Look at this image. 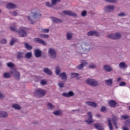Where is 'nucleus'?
Masks as SVG:
<instances>
[{
    "instance_id": "4",
    "label": "nucleus",
    "mask_w": 130,
    "mask_h": 130,
    "mask_svg": "<svg viewBox=\"0 0 130 130\" xmlns=\"http://www.w3.org/2000/svg\"><path fill=\"white\" fill-rule=\"evenodd\" d=\"M108 38H111V39H119L121 37V35L119 33H116L115 35L110 34L107 36Z\"/></svg>"
},
{
    "instance_id": "7",
    "label": "nucleus",
    "mask_w": 130,
    "mask_h": 130,
    "mask_svg": "<svg viewBox=\"0 0 130 130\" xmlns=\"http://www.w3.org/2000/svg\"><path fill=\"white\" fill-rule=\"evenodd\" d=\"M87 114H88V117H89V118L87 120H86L85 122H87V123H88V124H91V123H92V122H94L93 120H92V117H93V115H92L91 112H88L87 113Z\"/></svg>"
},
{
    "instance_id": "18",
    "label": "nucleus",
    "mask_w": 130,
    "mask_h": 130,
    "mask_svg": "<svg viewBox=\"0 0 130 130\" xmlns=\"http://www.w3.org/2000/svg\"><path fill=\"white\" fill-rule=\"evenodd\" d=\"M74 93L73 91H69L68 93H63L62 95L64 96V97H72V96H74Z\"/></svg>"
},
{
    "instance_id": "26",
    "label": "nucleus",
    "mask_w": 130,
    "mask_h": 130,
    "mask_svg": "<svg viewBox=\"0 0 130 130\" xmlns=\"http://www.w3.org/2000/svg\"><path fill=\"white\" fill-rule=\"evenodd\" d=\"M31 13L32 15V17H34V19H37V18H38V17L41 16V14H38L37 13H35L33 12H31Z\"/></svg>"
},
{
    "instance_id": "46",
    "label": "nucleus",
    "mask_w": 130,
    "mask_h": 130,
    "mask_svg": "<svg viewBox=\"0 0 130 130\" xmlns=\"http://www.w3.org/2000/svg\"><path fill=\"white\" fill-rule=\"evenodd\" d=\"M89 69H95L96 68V65L94 64H90L89 66Z\"/></svg>"
},
{
    "instance_id": "44",
    "label": "nucleus",
    "mask_w": 130,
    "mask_h": 130,
    "mask_svg": "<svg viewBox=\"0 0 130 130\" xmlns=\"http://www.w3.org/2000/svg\"><path fill=\"white\" fill-rule=\"evenodd\" d=\"M0 43L2 44H6L7 43V40L3 39L1 41H0Z\"/></svg>"
},
{
    "instance_id": "9",
    "label": "nucleus",
    "mask_w": 130,
    "mask_h": 130,
    "mask_svg": "<svg viewBox=\"0 0 130 130\" xmlns=\"http://www.w3.org/2000/svg\"><path fill=\"white\" fill-rule=\"evenodd\" d=\"M105 10L107 13H110V12H112L114 10V6H108L105 8Z\"/></svg>"
},
{
    "instance_id": "28",
    "label": "nucleus",
    "mask_w": 130,
    "mask_h": 130,
    "mask_svg": "<svg viewBox=\"0 0 130 130\" xmlns=\"http://www.w3.org/2000/svg\"><path fill=\"white\" fill-rule=\"evenodd\" d=\"M25 58H27L29 59V58H31L32 57V53L31 52H27L25 55Z\"/></svg>"
},
{
    "instance_id": "52",
    "label": "nucleus",
    "mask_w": 130,
    "mask_h": 130,
    "mask_svg": "<svg viewBox=\"0 0 130 130\" xmlns=\"http://www.w3.org/2000/svg\"><path fill=\"white\" fill-rule=\"evenodd\" d=\"M46 6L47 7H48V8H51V7H52V5H50V3H49V2H47V3H46Z\"/></svg>"
},
{
    "instance_id": "48",
    "label": "nucleus",
    "mask_w": 130,
    "mask_h": 130,
    "mask_svg": "<svg viewBox=\"0 0 130 130\" xmlns=\"http://www.w3.org/2000/svg\"><path fill=\"white\" fill-rule=\"evenodd\" d=\"M129 118V116L126 115L121 116V118H123V119H127V118Z\"/></svg>"
},
{
    "instance_id": "64",
    "label": "nucleus",
    "mask_w": 130,
    "mask_h": 130,
    "mask_svg": "<svg viewBox=\"0 0 130 130\" xmlns=\"http://www.w3.org/2000/svg\"><path fill=\"white\" fill-rule=\"evenodd\" d=\"M1 65V63H0V66Z\"/></svg>"
},
{
    "instance_id": "27",
    "label": "nucleus",
    "mask_w": 130,
    "mask_h": 130,
    "mask_svg": "<svg viewBox=\"0 0 130 130\" xmlns=\"http://www.w3.org/2000/svg\"><path fill=\"white\" fill-rule=\"evenodd\" d=\"M119 67L120 68V69H124L125 68H127V66L125 65L124 62H122L119 63Z\"/></svg>"
},
{
    "instance_id": "37",
    "label": "nucleus",
    "mask_w": 130,
    "mask_h": 130,
    "mask_svg": "<svg viewBox=\"0 0 130 130\" xmlns=\"http://www.w3.org/2000/svg\"><path fill=\"white\" fill-rule=\"evenodd\" d=\"M17 41V39H13L10 42V45H14V44L15 43V42H16Z\"/></svg>"
},
{
    "instance_id": "53",
    "label": "nucleus",
    "mask_w": 130,
    "mask_h": 130,
    "mask_svg": "<svg viewBox=\"0 0 130 130\" xmlns=\"http://www.w3.org/2000/svg\"><path fill=\"white\" fill-rule=\"evenodd\" d=\"M41 85H46V81L45 80H42L41 81Z\"/></svg>"
},
{
    "instance_id": "21",
    "label": "nucleus",
    "mask_w": 130,
    "mask_h": 130,
    "mask_svg": "<svg viewBox=\"0 0 130 130\" xmlns=\"http://www.w3.org/2000/svg\"><path fill=\"white\" fill-rule=\"evenodd\" d=\"M52 21L53 22V23H57L58 24H59L60 23H62V21L61 20L58 19L57 18L55 17H53L52 18Z\"/></svg>"
},
{
    "instance_id": "55",
    "label": "nucleus",
    "mask_w": 130,
    "mask_h": 130,
    "mask_svg": "<svg viewBox=\"0 0 130 130\" xmlns=\"http://www.w3.org/2000/svg\"><path fill=\"white\" fill-rule=\"evenodd\" d=\"M118 16H119V17H120V16L121 17H123V16H125V14H124V13H121L120 14H119Z\"/></svg>"
},
{
    "instance_id": "59",
    "label": "nucleus",
    "mask_w": 130,
    "mask_h": 130,
    "mask_svg": "<svg viewBox=\"0 0 130 130\" xmlns=\"http://www.w3.org/2000/svg\"><path fill=\"white\" fill-rule=\"evenodd\" d=\"M117 82H120V81H121V78H118L117 80Z\"/></svg>"
},
{
    "instance_id": "14",
    "label": "nucleus",
    "mask_w": 130,
    "mask_h": 130,
    "mask_svg": "<svg viewBox=\"0 0 130 130\" xmlns=\"http://www.w3.org/2000/svg\"><path fill=\"white\" fill-rule=\"evenodd\" d=\"M87 64L88 63L86 62L85 60H82V63L80 64L79 66L77 67V69H78V70H82L83 68H84V66H86Z\"/></svg>"
},
{
    "instance_id": "50",
    "label": "nucleus",
    "mask_w": 130,
    "mask_h": 130,
    "mask_svg": "<svg viewBox=\"0 0 130 130\" xmlns=\"http://www.w3.org/2000/svg\"><path fill=\"white\" fill-rule=\"evenodd\" d=\"M48 107L50 108V109H51L52 108H53V105L51 103H48Z\"/></svg>"
},
{
    "instance_id": "20",
    "label": "nucleus",
    "mask_w": 130,
    "mask_h": 130,
    "mask_svg": "<svg viewBox=\"0 0 130 130\" xmlns=\"http://www.w3.org/2000/svg\"><path fill=\"white\" fill-rule=\"evenodd\" d=\"M35 55L36 57H41V52L40 50L37 49L35 50Z\"/></svg>"
},
{
    "instance_id": "40",
    "label": "nucleus",
    "mask_w": 130,
    "mask_h": 130,
    "mask_svg": "<svg viewBox=\"0 0 130 130\" xmlns=\"http://www.w3.org/2000/svg\"><path fill=\"white\" fill-rule=\"evenodd\" d=\"M106 110H107L106 107H104V106L102 107L101 109V111L102 112H104L105 111H106Z\"/></svg>"
},
{
    "instance_id": "22",
    "label": "nucleus",
    "mask_w": 130,
    "mask_h": 130,
    "mask_svg": "<svg viewBox=\"0 0 130 130\" xmlns=\"http://www.w3.org/2000/svg\"><path fill=\"white\" fill-rule=\"evenodd\" d=\"M44 72L45 74H47V75H49V76H51V75H52L51 71L49 70L48 68H44Z\"/></svg>"
},
{
    "instance_id": "63",
    "label": "nucleus",
    "mask_w": 130,
    "mask_h": 130,
    "mask_svg": "<svg viewBox=\"0 0 130 130\" xmlns=\"http://www.w3.org/2000/svg\"><path fill=\"white\" fill-rule=\"evenodd\" d=\"M1 12H2V10H0V13H1Z\"/></svg>"
},
{
    "instance_id": "25",
    "label": "nucleus",
    "mask_w": 130,
    "mask_h": 130,
    "mask_svg": "<svg viewBox=\"0 0 130 130\" xmlns=\"http://www.w3.org/2000/svg\"><path fill=\"white\" fill-rule=\"evenodd\" d=\"M108 123L110 130H113V126H112V123H111V119L109 118L108 120Z\"/></svg>"
},
{
    "instance_id": "57",
    "label": "nucleus",
    "mask_w": 130,
    "mask_h": 130,
    "mask_svg": "<svg viewBox=\"0 0 130 130\" xmlns=\"http://www.w3.org/2000/svg\"><path fill=\"white\" fill-rule=\"evenodd\" d=\"M13 15L14 16H17V11L13 12Z\"/></svg>"
},
{
    "instance_id": "60",
    "label": "nucleus",
    "mask_w": 130,
    "mask_h": 130,
    "mask_svg": "<svg viewBox=\"0 0 130 130\" xmlns=\"http://www.w3.org/2000/svg\"><path fill=\"white\" fill-rule=\"evenodd\" d=\"M96 117H101V115H100V114H96Z\"/></svg>"
},
{
    "instance_id": "6",
    "label": "nucleus",
    "mask_w": 130,
    "mask_h": 130,
    "mask_svg": "<svg viewBox=\"0 0 130 130\" xmlns=\"http://www.w3.org/2000/svg\"><path fill=\"white\" fill-rule=\"evenodd\" d=\"M49 53L51 58H55V57H56V52L54 49L50 48L49 50Z\"/></svg>"
},
{
    "instance_id": "43",
    "label": "nucleus",
    "mask_w": 130,
    "mask_h": 130,
    "mask_svg": "<svg viewBox=\"0 0 130 130\" xmlns=\"http://www.w3.org/2000/svg\"><path fill=\"white\" fill-rule=\"evenodd\" d=\"M79 76V74L78 73H71V76L73 77V78H76Z\"/></svg>"
},
{
    "instance_id": "11",
    "label": "nucleus",
    "mask_w": 130,
    "mask_h": 130,
    "mask_svg": "<svg viewBox=\"0 0 130 130\" xmlns=\"http://www.w3.org/2000/svg\"><path fill=\"white\" fill-rule=\"evenodd\" d=\"M86 105H88V106H91V107H94V108L97 107V105L95 102H86Z\"/></svg>"
},
{
    "instance_id": "16",
    "label": "nucleus",
    "mask_w": 130,
    "mask_h": 130,
    "mask_svg": "<svg viewBox=\"0 0 130 130\" xmlns=\"http://www.w3.org/2000/svg\"><path fill=\"white\" fill-rule=\"evenodd\" d=\"M94 126L96 129L104 130V128H103V126L102 125V124H101V123L94 124Z\"/></svg>"
},
{
    "instance_id": "38",
    "label": "nucleus",
    "mask_w": 130,
    "mask_h": 130,
    "mask_svg": "<svg viewBox=\"0 0 130 130\" xmlns=\"http://www.w3.org/2000/svg\"><path fill=\"white\" fill-rule=\"evenodd\" d=\"M40 36L42 38H48V37H49L48 35L44 34H41Z\"/></svg>"
},
{
    "instance_id": "39",
    "label": "nucleus",
    "mask_w": 130,
    "mask_h": 130,
    "mask_svg": "<svg viewBox=\"0 0 130 130\" xmlns=\"http://www.w3.org/2000/svg\"><path fill=\"white\" fill-rule=\"evenodd\" d=\"M7 67L8 68H14V64L12 62H9L7 63Z\"/></svg>"
},
{
    "instance_id": "62",
    "label": "nucleus",
    "mask_w": 130,
    "mask_h": 130,
    "mask_svg": "<svg viewBox=\"0 0 130 130\" xmlns=\"http://www.w3.org/2000/svg\"><path fill=\"white\" fill-rule=\"evenodd\" d=\"M30 24H34V23H33V22L31 21V22H30Z\"/></svg>"
},
{
    "instance_id": "10",
    "label": "nucleus",
    "mask_w": 130,
    "mask_h": 130,
    "mask_svg": "<svg viewBox=\"0 0 130 130\" xmlns=\"http://www.w3.org/2000/svg\"><path fill=\"white\" fill-rule=\"evenodd\" d=\"M108 104L110 107L113 108L116 106V102H115L114 100H111L109 101Z\"/></svg>"
},
{
    "instance_id": "45",
    "label": "nucleus",
    "mask_w": 130,
    "mask_h": 130,
    "mask_svg": "<svg viewBox=\"0 0 130 130\" xmlns=\"http://www.w3.org/2000/svg\"><path fill=\"white\" fill-rule=\"evenodd\" d=\"M86 15H87V11H83L82 12L81 16H82V17H86Z\"/></svg>"
},
{
    "instance_id": "33",
    "label": "nucleus",
    "mask_w": 130,
    "mask_h": 130,
    "mask_svg": "<svg viewBox=\"0 0 130 130\" xmlns=\"http://www.w3.org/2000/svg\"><path fill=\"white\" fill-rule=\"evenodd\" d=\"M73 36V34L71 32L67 33V39L68 40H71L72 39V37Z\"/></svg>"
},
{
    "instance_id": "31",
    "label": "nucleus",
    "mask_w": 130,
    "mask_h": 130,
    "mask_svg": "<svg viewBox=\"0 0 130 130\" xmlns=\"http://www.w3.org/2000/svg\"><path fill=\"white\" fill-rule=\"evenodd\" d=\"M12 107L15 108V109H17L18 110L21 109V107H20L18 104H13Z\"/></svg>"
},
{
    "instance_id": "24",
    "label": "nucleus",
    "mask_w": 130,
    "mask_h": 130,
    "mask_svg": "<svg viewBox=\"0 0 130 130\" xmlns=\"http://www.w3.org/2000/svg\"><path fill=\"white\" fill-rule=\"evenodd\" d=\"M104 70L105 71V72H111L112 71V69H111V67L108 66H105L104 67Z\"/></svg>"
},
{
    "instance_id": "12",
    "label": "nucleus",
    "mask_w": 130,
    "mask_h": 130,
    "mask_svg": "<svg viewBox=\"0 0 130 130\" xmlns=\"http://www.w3.org/2000/svg\"><path fill=\"white\" fill-rule=\"evenodd\" d=\"M59 76V77H60L62 81H67L68 79V76H67V74H66V73L63 72V73H60Z\"/></svg>"
},
{
    "instance_id": "1",
    "label": "nucleus",
    "mask_w": 130,
    "mask_h": 130,
    "mask_svg": "<svg viewBox=\"0 0 130 130\" xmlns=\"http://www.w3.org/2000/svg\"><path fill=\"white\" fill-rule=\"evenodd\" d=\"M10 29L11 31L13 32H16L18 33V35H20V37H25L27 36V33L25 31H27V28L26 27H22L20 30L18 31L16 29V26H10Z\"/></svg>"
},
{
    "instance_id": "29",
    "label": "nucleus",
    "mask_w": 130,
    "mask_h": 130,
    "mask_svg": "<svg viewBox=\"0 0 130 130\" xmlns=\"http://www.w3.org/2000/svg\"><path fill=\"white\" fill-rule=\"evenodd\" d=\"M8 113L5 112H0V117H7Z\"/></svg>"
},
{
    "instance_id": "30",
    "label": "nucleus",
    "mask_w": 130,
    "mask_h": 130,
    "mask_svg": "<svg viewBox=\"0 0 130 130\" xmlns=\"http://www.w3.org/2000/svg\"><path fill=\"white\" fill-rule=\"evenodd\" d=\"M24 55V53L18 52L17 53V58L19 59L20 58H22Z\"/></svg>"
},
{
    "instance_id": "17",
    "label": "nucleus",
    "mask_w": 130,
    "mask_h": 130,
    "mask_svg": "<svg viewBox=\"0 0 130 130\" xmlns=\"http://www.w3.org/2000/svg\"><path fill=\"white\" fill-rule=\"evenodd\" d=\"M99 36V34L97 31H90L87 33V36Z\"/></svg>"
},
{
    "instance_id": "8",
    "label": "nucleus",
    "mask_w": 130,
    "mask_h": 130,
    "mask_svg": "<svg viewBox=\"0 0 130 130\" xmlns=\"http://www.w3.org/2000/svg\"><path fill=\"white\" fill-rule=\"evenodd\" d=\"M63 14H64V15H67L68 16H72L73 17H77V14L76 13L68 11V10H65L63 11Z\"/></svg>"
},
{
    "instance_id": "51",
    "label": "nucleus",
    "mask_w": 130,
    "mask_h": 130,
    "mask_svg": "<svg viewBox=\"0 0 130 130\" xmlns=\"http://www.w3.org/2000/svg\"><path fill=\"white\" fill-rule=\"evenodd\" d=\"M57 2H60V0H52V5H55Z\"/></svg>"
},
{
    "instance_id": "58",
    "label": "nucleus",
    "mask_w": 130,
    "mask_h": 130,
    "mask_svg": "<svg viewBox=\"0 0 130 130\" xmlns=\"http://www.w3.org/2000/svg\"><path fill=\"white\" fill-rule=\"evenodd\" d=\"M123 130H129L128 128L125 127V126H123Z\"/></svg>"
},
{
    "instance_id": "15",
    "label": "nucleus",
    "mask_w": 130,
    "mask_h": 130,
    "mask_svg": "<svg viewBox=\"0 0 130 130\" xmlns=\"http://www.w3.org/2000/svg\"><path fill=\"white\" fill-rule=\"evenodd\" d=\"M112 119V121L114 122L115 127H116V128H118V127H117V124L116 123V122L118 120V118L113 116Z\"/></svg>"
},
{
    "instance_id": "47",
    "label": "nucleus",
    "mask_w": 130,
    "mask_h": 130,
    "mask_svg": "<svg viewBox=\"0 0 130 130\" xmlns=\"http://www.w3.org/2000/svg\"><path fill=\"white\" fill-rule=\"evenodd\" d=\"M125 85H126V83H125V82H123V81H121V82H120L119 83V86L120 87H122L123 86H125Z\"/></svg>"
},
{
    "instance_id": "35",
    "label": "nucleus",
    "mask_w": 130,
    "mask_h": 130,
    "mask_svg": "<svg viewBox=\"0 0 130 130\" xmlns=\"http://www.w3.org/2000/svg\"><path fill=\"white\" fill-rule=\"evenodd\" d=\"M55 72H56V75H59L60 74V70H59V67H57L56 68V71H55Z\"/></svg>"
},
{
    "instance_id": "13",
    "label": "nucleus",
    "mask_w": 130,
    "mask_h": 130,
    "mask_svg": "<svg viewBox=\"0 0 130 130\" xmlns=\"http://www.w3.org/2000/svg\"><path fill=\"white\" fill-rule=\"evenodd\" d=\"M35 42H38V43H40L41 44H43V45H46V43L44 42L43 40L39 38H36L34 39Z\"/></svg>"
},
{
    "instance_id": "19",
    "label": "nucleus",
    "mask_w": 130,
    "mask_h": 130,
    "mask_svg": "<svg viewBox=\"0 0 130 130\" xmlns=\"http://www.w3.org/2000/svg\"><path fill=\"white\" fill-rule=\"evenodd\" d=\"M6 8L7 9H15V8H17V6L14 4L9 3L7 4Z\"/></svg>"
},
{
    "instance_id": "41",
    "label": "nucleus",
    "mask_w": 130,
    "mask_h": 130,
    "mask_svg": "<svg viewBox=\"0 0 130 130\" xmlns=\"http://www.w3.org/2000/svg\"><path fill=\"white\" fill-rule=\"evenodd\" d=\"M107 3H111V4H114V3H116V0H105Z\"/></svg>"
},
{
    "instance_id": "61",
    "label": "nucleus",
    "mask_w": 130,
    "mask_h": 130,
    "mask_svg": "<svg viewBox=\"0 0 130 130\" xmlns=\"http://www.w3.org/2000/svg\"><path fill=\"white\" fill-rule=\"evenodd\" d=\"M28 19L29 21H31V19L30 18V16H28Z\"/></svg>"
},
{
    "instance_id": "49",
    "label": "nucleus",
    "mask_w": 130,
    "mask_h": 130,
    "mask_svg": "<svg viewBox=\"0 0 130 130\" xmlns=\"http://www.w3.org/2000/svg\"><path fill=\"white\" fill-rule=\"evenodd\" d=\"M58 85L60 88H62L63 87V86H64V83L63 82H60L58 83Z\"/></svg>"
},
{
    "instance_id": "2",
    "label": "nucleus",
    "mask_w": 130,
    "mask_h": 130,
    "mask_svg": "<svg viewBox=\"0 0 130 130\" xmlns=\"http://www.w3.org/2000/svg\"><path fill=\"white\" fill-rule=\"evenodd\" d=\"M86 84L89 85L90 86H97L98 85V82L94 79H88L86 81Z\"/></svg>"
},
{
    "instance_id": "5",
    "label": "nucleus",
    "mask_w": 130,
    "mask_h": 130,
    "mask_svg": "<svg viewBox=\"0 0 130 130\" xmlns=\"http://www.w3.org/2000/svg\"><path fill=\"white\" fill-rule=\"evenodd\" d=\"M35 94L38 97H43L45 95V90L42 89L37 90L35 92Z\"/></svg>"
},
{
    "instance_id": "42",
    "label": "nucleus",
    "mask_w": 130,
    "mask_h": 130,
    "mask_svg": "<svg viewBox=\"0 0 130 130\" xmlns=\"http://www.w3.org/2000/svg\"><path fill=\"white\" fill-rule=\"evenodd\" d=\"M42 32H44V33H48V32H49V29L48 28L42 29Z\"/></svg>"
},
{
    "instance_id": "56",
    "label": "nucleus",
    "mask_w": 130,
    "mask_h": 130,
    "mask_svg": "<svg viewBox=\"0 0 130 130\" xmlns=\"http://www.w3.org/2000/svg\"><path fill=\"white\" fill-rule=\"evenodd\" d=\"M5 98V95H4L3 93L0 92V99H2V98Z\"/></svg>"
},
{
    "instance_id": "34",
    "label": "nucleus",
    "mask_w": 130,
    "mask_h": 130,
    "mask_svg": "<svg viewBox=\"0 0 130 130\" xmlns=\"http://www.w3.org/2000/svg\"><path fill=\"white\" fill-rule=\"evenodd\" d=\"M25 46L28 50H31L32 49V46H30V45L28 44L27 43L25 44Z\"/></svg>"
},
{
    "instance_id": "23",
    "label": "nucleus",
    "mask_w": 130,
    "mask_h": 130,
    "mask_svg": "<svg viewBox=\"0 0 130 130\" xmlns=\"http://www.w3.org/2000/svg\"><path fill=\"white\" fill-rule=\"evenodd\" d=\"M112 81H113L112 79H110L105 80L106 85H107V86H112Z\"/></svg>"
},
{
    "instance_id": "3",
    "label": "nucleus",
    "mask_w": 130,
    "mask_h": 130,
    "mask_svg": "<svg viewBox=\"0 0 130 130\" xmlns=\"http://www.w3.org/2000/svg\"><path fill=\"white\" fill-rule=\"evenodd\" d=\"M11 75H13L15 80L19 81L20 80V73L15 69H13L11 71Z\"/></svg>"
},
{
    "instance_id": "54",
    "label": "nucleus",
    "mask_w": 130,
    "mask_h": 130,
    "mask_svg": "<svg viewBox=\"0 0 130 130\" xmlns=\"http://www.w3.org/2000/svg\"><path fill=\"white\" fill-rule=\"evenodd\" d=\"M125 124H127L130 126V120H128L127 121H125Z\"/></svg>"
},
{
    "instance_id": "36",
    "label": "nucleus",
    "mask_w": 130,
    "mask_h": 130,
    "mask_svg": "<svg viewBox=\"0 0 130 130\" xmlns=\"http://www.w3.org/2000/svg\"><path fill=\"white\" fill-rule=\"evenodd\" d=\"M53 114H54V115H60L61 112H60V111H56L53 112Z\"/></svg>"
},
{
    "instance_id": "32",
    "label": "nucleus",
    "mask_w": 130,
    "mask_h": 130,
    "mask_svg": "<svg viewBox=\"0 0 130 130\" xmlns=\"http://www.w3.org/2000/svg\"><path fill=\"white\" fill-rule=\"evenodd\" d=\"M4 78H6L8 79L9 78H11V75L8 73H5L3 75Z\"/></svg>"
}]
</instances>
